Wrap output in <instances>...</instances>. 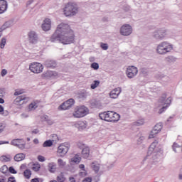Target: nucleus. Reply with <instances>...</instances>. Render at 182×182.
I'll use <instances>...</instances> for the list:
<instances>
[{"mask_svg": "<svg viewBox=\"0 0 182 182\" xmlns=\"http://www.w3.org/2000/svg\"><path fill=\"white\" fill-rule=\"evenodd\" d=\"M59 41L63 45H70L75 42V33L68 23H61L51 37V41Z\"/></svg>", "mask_w": 182, "mask_h": 182, "instance_id": "obj_1", "label": "nucleus"}, {"mask_svg": "<svg viewBox=\"0 0 182 182\" xmlns=\"http://www.w3.org/2000/svg\"><path fill=\"white\" fill-rule=\"evenodd\" d=\"M100 119L101 120H105V122H109L112 123H116L120 120V115L117 112L113 111H107L102 112L99 114Z\"/></svg>", "mask_w": 182, "mask_h": 182, "instance_id": "obj_2", "label": "nucleus"}, {"mask_svg": "<svg viewBox=\"0 0 182 182\" xmlns=\"http://www.w3.org/2000/svg\"><path fill=\"white\" fill-rule=\"evenodd\" d=\"M173 50V45L170 43L164 41L161 43L156 48V52L159 55H166Z\"/></svg>", "mask_w": 182, "mask_h": 182, "instance_id": "obj_3", "label": "nucleus"}, {"mask_svg": "<svg viewBox=\"0 0 182 182\" xmlns=\"http://www.w3.org/2000/svg\"><path fill=\"white\" fill-rule=\"evenodd\" d=\"M87 114H89V109L84 105L76 107L73 113V117H75L76 119L85 117Z\"/></svg>", "mask_w": 182, "mask_h": 182, "instance_id": "obj_4", "label": "nucleus"}, {"mask_svg": "<svg viewBox=\"0 0 182 182\" xmlns=\"http://www.w3.org/2000/svg\"><path fill=\"white\" fill-rule=\"evenodd\" d=\"M77 12V5L75 3H68L64 8V15L66 16H75Z\"/></svg>", "mask_w": 182, "mask_h": 182, "instance_id": "obj_5", "label": "nucleus"}, {"mask_svg": "<svg viewBox=\"0 0 182 182\" xmlns=\"http://www.w3.org/2000/svg\"><path fill=\"white\" fill-rule=\"evenodd\" d=\"M167 97V95L164 94L159 100V103H160L163 107L161 109H159V114H161L164 110L171 105V97H168L166 100V98Z\"/></svg>", "mask_w": 182, "mask_h": 182, "instance_id": "obj_6", "label": "nucleus"}, {"mask_svg": "<svg viewBox=\"0 0 182 182\" xmlns=\"http://www.w3.org/2000/svg\"><path fill=\"white\" fill-rule=\"evenodd\" d=\"M29 70H31L32 73H35L36 75L42 73V72H43V65L38 62L31 63L29 65Z\"/></svg>", "mask_w": 182, "mask_h": 182, "instance_id": "obj_7", "label": "nucleus"}, {"mask_svg": "<svg viewBox=\"0 0 182 182\" xmlns=\"http://www.w3.org/2000/svg\"><path fill=\"white\" fill-rule=\"evenodd\" d=\"M70 149V144L68 142L63 143L58 147L57 153L60 157H65Z\"/></svg>", "mask_w": 182, "mask_h": 182, "instance_id": "obj_8", "label": "nucleus"}, {"mask_svg": "<svg viewBox=\"0 0 182 182\" xmlns=\"http://www.w3.org/2000/svg\"><path fill=\"white\" fill-rule=\"evenodd\" d=\"M138 73L139 70L137 69V68L131 65L127 68L126 75L129 79H133V77H134V76H136Z\"/></svg>", "mask_w": 182, "mask_h": 182, "instance_id": "obj_9", "label": "nucleus"}, {"mask_svg": "<svg viewBox=\"0 0 182 182\" xmlns=\"http://www.w3.org/2000/svg\"><path fill=\"white\" fill-rule=\"evenodd\" d=\"M29 102V98L25 95L18 96L14 101V105L16 106H22V105H26Z\"/></svg>", "mask_w": 182, "mask_h": 182, "instance_id": "obj_10", "label": "nucleus"}, {"mask_svg": "<svg viewBox=\"0 0 182 182\" xmlns=\"http://www.w3.org/2000/svg\"><path fill=\"white\" fill-rule=\"evenodd\" d=\"M75 105V100L70 98L68 100L63 102L59 107V110H68L70 109Z\"/></svg>", "mask_w": 182, "mask_h": 182, "instance_id": "obj_11", "label": "nucleus"}, {"mask_svg": "<svg viewBox=\"0 0 182 182\" xmlns=\"http://www.w3.org/2000/svg\"><path fill=\"white\" fill-rule=\"evenodd\" d=\"M11 144L18 147L21 150H23L26 146V142L23 139H13Z\"/></svg>", "mask_w": 182, "mask_h": 182, "instance_id": "obj_12", "label": "nucleus"}, {"mask_svg": "<svg viewBox=\"0 0 182 182\" xmlns=\"http://www.w3.org/2000/svg\"><path fill=\"white\" fill-rule=\"evenodd\" d=\"M132 32V26L130 25L126 24L121 27L120 33L124 36H129Z\"/></svg>", "mask_w": 182, "mask_h": 182, "instance_id": "obj_13", "label": "nucleus"}, {"mask_svg": "<svg viewBox=\"0 0 182 182\" xmlns=\"http://www.w3.org/2000/svg\"><path fill=\"white\" fill-rule=\"evenodd\" d=\"M157 151H159V141H155L149 147L148 154H153V153H157Z\"/></svg>", "mask_w": 182, "mask_h": 182, "instance_id": "obj_14", "label": "nucleus"}, {"mask_svg": "<svg viewBox=\"0 0 182 182\" xmlns=\"http://www.w3.org/2000/svg\"><path fill=\"white\" fill-rule=\"evenodd\" d=\"M51 26L52 21L49 18H46L43 21V23L42 24V29L47 32V31L50 30Z\"/></svg>", "mask_w": 182, "mask_h": 182, "instance_id": "obj_15", "label": "nucleus"}, {"mask_svg": "<svg viewBox=\"0 0 182 182\" xmlns=\"http://www.w3.org/2000/svg\"><path fill=\"white\" fill-rule=\"evenodd\" d=\"M120 93H122V89L120 87L114 88L110 92L109 96L112 99H117Z\"/></svg>", "mask_w": 182, "mask_h": 182, "instance_id": "obj_16", "label": "nucleus"}, {"mask_svg": "<svg viewBox=\"0 0 182 182\" xmlns=\"http://www.w3.org/2000/svg\"><path fill=\"white\" fill-rule=\"evenodd\" d=\"M28 39L31 43H36L38 42V35L35 31H31L28 33Z\"/></svg>", "mask_w": 182, "mask_h": 182, "instance_id": "obj_17", "label": "nucleus"}, {"mask_svg": "<svg viewBox=\"0 0 182 182\" xmlns=\"http://www.w3.org/2000/svg\"><path fill=\"white\" fill-rule=\"evenodd\" d=\"M75 126L78 130H85L87 127V124L85 121H78L75 123Z\"/></svg>", "mask_w": 182, "mask_h": 182, "instance_id": "obj_18", "label": "nucleus"}, {"mask_svg": "<svg viewBox=\"0 0 182 182\" xmlns=\"http://www.w3.org/2000/svg\"><path fill=\"white\" fill-rule=\"evenodd\" d=\"M8 9V3L5 0H0V14H4Z\"/></svg>", "mask_w": 182, "mask_h": 182, "instance_id": "obj_19", "label": "nucleus"}, {"mask_svg": "<svg viewBox=\"0 0 182 182\" xmlns=\"http://www.w3.org/2000/svg\"><path fill=\"white\" fill-rule=\"evenodd\" d=\"M80 161H82V158L79 154L75 155L74 157H73L70 160V164H79Z\"/></svg>", "mask_w": 182, "mask_h": 182, "instance_id": "obj_20", "label": "nucleus"}, {"mask_svg": "<svg viewBox=\"0 0 182 182\" xmlns=\"http://www.w3.org/2000/svg\"><path fill=\"white\" fill-rule=\"evenodd\" d=\"M82 156L83 159H88L89 156H90V149L89 147H85L82 151Z\"/></svg>", "mask_w": 182, "mask_h": 182, "instance_id": "obj_21", "label": "nucleus"}, {"mask_svg": "<svg viewBox=\"0 0 182 182\" xmlns=\"http://www.w3.org/2000/svg\"><path fill=\"white\" fill-rule=\"evenodd\" d=\"M46 66L49 69H55L56 68V62L54 60H47L46 62Z\"/></svg>", "mask_w": 182, "mask_h": 182, "instance_id": "obj_22", "label": "nucleus"}, {"mask_svg": "<svg viewBox=\"0 0 182 182\" xmlns=\"http://www.w3.org/2000/svg\"><path fill=\"white\" fill-rule=\"evenodd\" d=\"M26 155L24 154H17L14 156L15 161H22V160H25Z\"/></svg>", "mask_w": 182, "mask_h": 182, "instance_id": "obj_23", "label": "nucleus"}, {"mask_svg": "<svg viewBox=\"0 0 182 182\" xmlns=\"http://www.w3.org/2000/svg\"><path fill=\"white\" fill-rule=\"evenodd\" d=\"M163 129V124L161 123L156 124L152 130L154 132H156L158 134L161 132V129Z\"/></svg>", "mask_w": 182, "mask_h": 182, "instance_id": "obj_24", "label": "nucleus"}, {"mask_svg": "<svg viewBox=\"0 0 182 182\" xmlns=\"http://www.w3.org/2000/svg\"><path fill=\"white\" fill-rule=\"evenodd\" d=\"M39 101H34L28 105V110H35L38 107Z\"/></svg>", "mask_w": 182, "mask_h": 182, "instance_id": "obj_25", "label": "nucleus"}, {"mask_svg": "<svg viewBox=\"0 0 182 182\" xmlns=\"http://www.w3.org/2000/svg\"><path fill=\"white\" fill-rule=\"evenodd\" d=\"M11 156L9 155H3L0 157V161L2 163H8L11 160Z\"/></svg>", "mask_w": 182, "mask_h": 182, "instance_id": "obj_26", "label": "nucleus"}, {"mask_svg": "<svg viewBox=\"0 0 182 182\" xmlns=\"http://www.w3.org/2000/svg\"><path fill=\"white\" fill-rule=\"evenodd\" d=\"M91 167H92V170H94V171H95V173H98L99 170L100 168L99 164H97L96 162H92Z\"/></svg>", "mask_w": 182, "mask_h": 182, "instance_id": "obj_27", "label": "nucleus"}, {"mask_svg": "<svg viewBox=\"0 0 182 182\" xmlns=\"http://www.w3.org/2000/svg\"><path fill=\"white\" fill-rule=\"evenodd\" d=\"M48 170L50 173H55L56 171V164L54 163H50L48 164Z\"/></svg>", "mask_w": 182, "mask_h": 182, "instance_id": "obj_28", "label": "nucleus"}, {"mask_svg": "<svg viewBox=\"0 0 182 182\" xmlns=\"http://www.w3.org/2000/svg\"><path fill=\"white\" fill-rule=\"evenodd\" d=\"M57 182H65L66 181V178L65 177V175L63 174V173H60V174H59L57 176Z\"/></svg>", "mask_w": 182, "mask_h": 182, "instance_id": "obj_29", "label": "nucleus"}, {"mask_svg": "<svg viewBox=\"0 0 182 182\" xmlns=\"http://www.w3.org/2000/svg\"><path fill=\"white\" fill-rule=\"evenodd\" d=\"M172 149L173 151H175V153H177V151H179V150L182 149V146H181L180 145L175 142L172 146Z\"/></svg>", "mask_w": 182, "mask_h": 182, "instance_id": "obj_30", "label": "nucleus"}, {"mask_svg": "<svg viewBox=\"0 0 182 182\" xmlns=\"http://www.w3.org/2000/svg\"><path fill=\"white\" fill-rule=\"evenodd\" d=\"M23 176L25 178H27V180H29L31 178V176H32V172L29 169H26L23 172Z\"/></svg>", "mask_w": 182, "mask_h": 182, "instance_id": "obj_31", "label": "nucleus"}, {"mask_svg": "<svg viewBox=\"0 0 182 182\" xmlns=\"http://www.w3.org/2000/svg\"><path fill=\"white\" fill-rule=\"evenodd\" d=\"M53 146V141L47 140L43 144V147H52Z\"/></svg>", "mask_w": 182, "mask_h": 182, "instance_id": "obj_32", "label": "nucleus"}, {"mask_svg": "<svg viewBox=\"0 0 182 182\" xmlns=\"http://www.w3.org/2000/svg\"><path fill=\"white\" fill-rule=\"evenodd\" d=\"M99 85H100V81L99 80H95L91 84V89L95 90L96 87H98Z\"/></svg>", "mask_w": 182, "mask_h": 182, "instance_id": "obj_33", "label": "nucleus"}, {"mask_svg": "<svg viewBox=\"0 0 182 182\" xmlns=\"http://www.w3.org/2000/svg\"><path fill=\"white\" fill-rule=\"evenodd\" d=\"M160 33H161L160 31L154 33V38L156 39H163V38H164V35Z\"/></svg>", "mask_w": 182, "mask_h": 182, "instance_id": "obj_34", "label": "nucleus"}, {"mask_svg": "<svg viewBox=\"0 0 182 182\" xmlns=\"http://www.w3.org/2000/svg\"><path fill=\"white\" fill-rule=\"evenodd\" d=\"M31 169L33 171H39V170H41V165L39 164H33Z\"/></svg>", "mask_w": 182, "mask_h": 182, "instance_id": "obj_35", "label": "nucleus"}, {"mask_svg": "<svg viewBox=\"0 0 182 182\" xmlns=\"http://www.w3.org/2000/svg\"><path fill=\"white\" fill-rule=\"evenodd\" d=\"M58 164L59 167L63 168L66 166V162H65L62 159H58Z\"/></svg>", "mask_w": 182, "mask_h": 182, "instance_id": "obj_36", "label": "nucleus"}, {"mask_svg": "<svg viewBox=\"0 0 182 182\" xmlns=\"http://www.w3.org/2000/svg\"><path fill=\"white\" fill-rule=\"evenodd\" d=\"M157 134H159V133L152 129L149 134V139H154Z\"/></svg>", "mask_w": 182, "mask_h": 182, "instance_id": "obj_37", "label": "nucleus"}, {"mask_svg": "<svg viewBox=\"0 0 182 182\" xmlns=\"http://www.w3.org/2000/svg\"><path fill=\"white\" fill-rule=\"evenodd\" d=\"M5 129H6V124L4 122H0V134L5 131Z\"/></svg>", "mask_w": 182, "mask_h": 182, "instance_id": "obj_38", "label": "nucleus"}, {"mask_svg": "<svg viewBox=\"0 0 182 182\" xmlns=\"http://www.w3.org/2000/svg\"><path fill=\"white\" fill-rule=\"evenodd\" d=\"M5 45H6V38H3L0 43L1 49H4L5 48Z\"/></svg>", "mask_w": 182, "mask_h": 182, "instance_id": "obj_39", "label": "nucleus"}, {"mask_svg": "<svg viewBox=\"0 0 182 182\" xmlns=\"http://www.w3.org/2000/svg\"><path fill=\"white\" fill-rule=\"evenodd\" d=\"M0 171H1L3 173V174H6L7 171H8V166H3L1 168H0Z\"/></svg>", "mask_w": 182, "mask_h": 182, "instance_id": "obj_40", "label": "nucleus"}, {"mask_svg": "<svg viewBox=\"0 0 182 182\" xmlns=\"http://www.w3.org/2000/svg\"><path fill=\"white\" fill-rule=\"evenodd\" d=\"M91 68L95 70H97V69H99V64L97 63H92L91 64Z\"/></svg>", "mask_w": 182, "mask_h": 182, "instance_id": "obj_41", "label": "nucleus"}, {"mask_svg": "<svg viewBox=\"0 0 182 182\" xmlns=\"http://www.w3.org/2000/svg\"><path fill=\"white\" fill-rule=\"evenodd\" d=\"M25 92L23 91V90H16V92H14V95L15 96H19V95H22V93H24Z\"/></svg>", "mask_w": 182, "mask_h": 182, "instance_id": "obj_42", "label": "nucleus"}, {"mask_svg": "<svg viewBox=\"0 0 182 182\" xmlns=\"http://www.w3.org/2000/svg\"><path fill=\"white\" fill-rule=\"evenodd\" d=\"M9 171L11 174H16L18 173L13 166L9 167Z\"/></svg>", "mask_w": 182, "mask_h": 182, "instance_id": "obj_43", "label": "nucleus"}, {"mask_svg": "<svg viewBox=\"0 0 182 182\" xmlns=\"http://www.w3.org/2000/svg\"><path fill=\"white\" fill-rule=\"evenodd\" d=\"M136 126H141V124H144V119H139L136 122Z\"/></svg>", "mask_w": 182, "mask_h": 182, "instance_id": "obj_44", "label": "nucleus"}, {"mask_svg": "<svg viewBox=\"0 0 182 182\" xmlns=\"http://www.w3.org/2000/svg\"><path fill=\"white\" fill-rule=\"evenodd\" d=\"M101 48L103 50H107L109 49V46L106 43H101Z\"/></svg>", "mask_w": 182, "mask_h": 182, "instance_id": "obj_45", "label": "nucleus"}, {"mask_svg": "<svg viewBox=\"0 0 182 182\" xmlns=\"http://www.w3.org/2000/svg\"><path fill=\"white\" fill-rule=\"evenodd\" d=\"M5 96V90L0 89V97H4Z\"/></svg>", "mask_w": 182, "mask_h": 182, "instance_id": "obj_46", "label": "nucleus"}, {"mask_svg": "<svg viewBox=\"0 0 182 182\" xmlns=\"http://www.w3.org/2000/svg\"><path fill=\"white\" fill-rule=\"evenodd\" d=\"M38 161L43 162V161H45V157H43V156H38Z\"/></svg>", "mask_w": 182, "mask_h": 182, "instance_id": "obj_47", "label": "nucleus"}, {"mask_svg": "<svg viewBox=\"0 0 182 182\" xmlns=\"http://www.w3.org/2000/svg\"><path fill=\"white\" fill-rule=\"evenodd\" d=\"M6 73H8V71L6 69H3L1 70V76L4 77L6 75Z\"/></svg>", "mask_w": 182, "mask_h": 182, "instance_id": "obj_48", "label": "nucleus"}, {"mask_svg": "<svg viewBox=\"0 0 182 182\" xmlns=\"http://www.w3.org/2000/svg\"><path fill=\"white\" fill-rule=\"evenodd\" d=\"M8 182H16V181L15 180V177H9L8 178Z\"/></svg>", "mask_w": 182, "mask_h": 182, "instance_id": "obj_49", "label": "nucleus"}, {"mask_svg": "<svg viewBox=\"0 0 182 182\" xmlns=\"http://www.w3.org/2000/svg\"><path fill=\"white\" fill-rule=\"evenodd\" d=\"M82 182H92V178H85Z\"/></svg>", "mask_w": 182, "mask_h": 182, "instance_id": "obj_50", "label": "nucleus"}, {"mask_svg": "<svg viewBox=\"0 0 182 182\" xmlns=\"http://www.w3.org/2000/svg\"><path fill=\"white\" fill-rule=\"evenodd\" d=\"M32 134H38L39 133V130L34 129L31 132Z\"/></svg>", "mask_w": 182, "mask_h": 182, "instance_id": "obj_51", "label": "nucleus"}, {"mask_svg": "<svg viewBox=\"0 0 182 182\" xmlns=\"http://www.w3.org/2000/svg\"><path fill=\"white\" fill-rule=\"evenodd\" d=\"M79 168H80L81 170H83V171H86V170H85V165L84 164H80L79 166Z\"/></svg>", "mask_w": 182, "mask_h": 182, "instance_id": "obj_52", "label": "nucleus"}, {"mask_svg": "<svg viewBox=\"0 0 182 182\" xmlns=\"http://www.w3.org/2000/svg\"><path fill=\"white\" fill-rule=\"evenodd\" d=\"M33 143H34V144H39V140L38 139H33Z\"/></svg>", "mask_w": 182, "mask_h": 182, "instance_id": "obj_53", "label": "nucleus"}, {"mask_svg": "<svg viewBox=\"0 0 182 182\" xmlns=\"http://www.w3.org/2000/svg\"><path fill=\"white\" fill-rule=\"evenodd\" d=\"M31 182H39V178H35L31 179Z\"/></svg>", "mask_w": 182, "mask_h": 182, "instance_id": "obj_54", "label": "nucleus"}, {"mask_svg": "<svg viewBox=\"0 0 182 182\" xmlns=\"http://www.w3.org/2000/svg\"><path fill=\"white\" fill-rule=\"evenodd\" d=\"M3 103H5V100L2 98H0V104L3 105Z\"/></svg>", "mask_w": 182, "mask_h": 182, "instance_id": "obj_55", "label": "nucleus"}, {"mask_svg": "<svg viewBox=\"0 0 182 182\" xmlns=\"http://www.w3.org/2000/svg\"><path fill=\"white\" fill-rule=\"evenodd\" d=\"M4 112V107L2 105H0V113H2Z\"/></svg>", "mask_w": 182, "mask_h": 182, "instance_id": "obj_56", "label": "nucleus"}, {"mask_svg": "<svg viewBox=\"0 0 182 182\" xmlns=\"http://www.w3.org/2000/svg\"><path fill=\"white\" fill-rule=\"evenodd\" d=\"M70 182H76V181L75 180V178H70Z\"/></svg>", "mask_w": 182, "mask_h": 182, "instance_id": "obj_57", "label": "nucleus"}, {"mask_svg": "<svg viewBox=\"0 0 182 182\" xmlns=\"http://www.w3.org/2000/svg\"><path fill=\"white\" fill-rule=\"evenodd\" d=\"M8 143H9V142H8V141H6V142L1 141L0 144H8Z\"/></svg>", "mask_w": 182, "mask_h": 182, "instance_id": "obj_58", "label": "nucleus"}, {"mask_svg": "<svg viewBox=\"0 0 182 182\" xmlns=\"http://www.w3.org/2000/svg\"><path fill=\"white\" fill-rule=\"evenodd\" d=\"M0 182H5V179H4V178H0Z\"/></svg>", "mask_w": 182, "mask_h": 182, "instance_id": "obj_59", "label": "nucleus"}, {"mask_svg": "<svg viewBox=\"0 0 182 182\" xmlns=\"http://www.w3.org/2000/svg\"><path fill=\"white\" fill-rule=\"evenodd\" d=\"M180 180H182V175H179Z\"/></svg>", "mask_w": 182, "mask_h": 182, "instance_id": "obj_60", "label": "nucleus"}, {"mask_svg": "<svg viewBox=\"0 0 182 182\" xmlns=\"http://www.w3.org/2000/svg\"><path fill=\"white\" fill-rule=\"evenodd\" d=\"M50 75H53V73L52 71H50Z\"/></svg>", "mask_w": 182, "mask_h": 182, "instance_id": "obj_61", "label": "nucleus"}, {"mask_svg": "<svg viewBox=\"0 0 182 182\" xmlns=\"http://www.w3.org/2000/svg\"><path fill=\"white\" fill-rule=\"evenodd\" d=\"M167 60L170 59V57L166 58Z\"/></svg>", "mask_w": 182, "mask_h": 182, "instance_id": "obj_62", "label": "nucleus"}, {"mask_svg": "<svg viewBox=\"0 0 182 182\" xmlns=\"http://www.w3.org/2000/svg\"><path fill=\"white\" fill-rule=\"evenodd\" d=\"M22 167H23V165H22V166H21V168H22Z\"/></svg>", "mask_w": 182, "mask_h": 182, "instance_id": "obj_63", "label": "nucleus"}]
</instances>
